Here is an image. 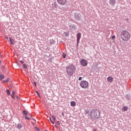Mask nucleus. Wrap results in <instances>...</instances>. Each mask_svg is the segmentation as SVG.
<instances>
[{"label":"nucleus","mask_w":131,"mask_h":131,"mask_svg":"<svg viewBox=\"0 0 131 131\" xmlns=\"http://www.w3.org/2000/svg\"><path fill=\"white\" fill-rule=\"evenodd\" d=\"M51 123H52V124H54V122H53V121H51Z\"/></svg>","instance_id":"nucleus-33"},{"label":"nucleus","mask_w":131,"mask_h":131,"mask_svg":"<svg viewBox=\"0 0 131 131\" xmlns=\"http://www.w3.org/2000/svg\"><path fill=\"white\" fill-rule=\"evenodd\" d=\"M81 79H82V77H80L78 78V80H81Z\"/></svg>","instance_id":"nucleus-28"},{"label":"nucleus","mask_w":131,"mask_h":131,"mask_svg":"<svg viewBox=\"0 0 131 131\" xmlns=\"http://www.w3.org/2000/svg\"><path fill=\"white\" fill-rule=\"evenodd\" d=\"M10 41V45H14L15 43L14 40L12 39V38H9Z\"/></svg>","instance_id":"nucleus-14"},{"label":"nucleus","mask_w":131,"mask_h":131,"mask_svg":"<svg viewBox=\"0 0 131 131\" xmlns=\"http://www.w3.org/2000/svg\"><path fill=\"white\" fill-rule=\"evenodd\" d=\"M81 64L82 66L85 67V66H87L88 65V61L85 59H82L81 61Z\"/></svg>","instance_id":"nucleus-6"},{"label":"nucleus","mask_w":131,"mask_h":131,"mask_svg":"<svg viewBox=\"0 0 131 131\" xmlns=\"http://www.w3.org/2000/svg\"><path fill=\"white\" fill-rule=\"evenodd\" d=\"M62 57L63 59H65V58H66V54L65 53H63V54L62 55Z\"/></svg>","instance_id":"nucleus-21"},{"label":"nucleus","mask_w":131,"mask_h":131,"mask_svg":"<svg viewBox=\"0 0 131 131\" xmlns=\"http://www.w3.org/2000/svg\"><path fill=\"white\" fill-rule=\"evenodd\" d=\"M16 127L17 128H18V129H21V128H22V127H23V126L22 125V124H21L20 123H18L16 125Z\"/></svg>","instance_id":"nucleus-10"},{"label":"nucleus","mask_w":131,"mask_h":131,"mask_svg":"<svg viewBox=\"0 0 131 131\" xmlns=\"http://www.w3.org/2000/svg\"><path fill=\"white\" fill-rule=\"evenodd\" d=\"M112 39H115V36H112Z\"/></svg>","instance_id":"nucleus-26"},{"label":"nucleus","mask_w":131,"mask_h":131,"mask_svg":"<svg viewBox=\"0 0 131 131\" xmlns=\"http://www.w3.org/2000/svg\"><path fill=\"white\" fill-rule=\"evenodd\" d=\"M80 86L82 89H88L89 88V82L86 80L81 81L80 83Z\"/></svg>","instance_id":"nucleus-4"},{"label":"nucleus","mask_w":131,"mask_h":131,"mask_svg":"<svg viewBox=\"0 0 131 131\" xmlns=\"http://www.w3.org/2000/svg\"><path fill=\"white\" fill-rule=\"evenodd\" d=\"M81 37V33H79L77 34V45L79 43V40H80V38Z\"/></svg>","instance_id":"nucleus-7"},{"label":"nucleus","mask_w":131,"mask_h":131,"mask_svg":"<svg viewBox=\"0 0 131 131\" xmlns=\"http://www.w3.org/2000/svg\"><path fill=\"white\" fill-rule=\"evenodd\" d=\"M36 93L37 94L38 97H39V98H40V95H39V93H38V92L36 91Z\"/></svg>","instance_id":"nucleus-18"},{"label":"nucleus","mask_w":131,"mask_h":131,"mask_svg":"<svg viewBox=\"0 0 131 131\" xmlns=\"http://www.w3.org/2000/svg\"><path fill=\"white\" fill-rule=\"evenodd\" d=\"M12 95H15V91L13 90L12 92Z\"/></svg>","instance_id":"nucleus-27"},{"label":"nucleus","mask_w":131,"mask_h":131,"mask_svg":"<svg viewBox=\"0 0 131 131\" xmlns=\"http://www.w3.org/2000/svg\"><path fill=\"white\" fill-rule=\"evenodd\" d=\"M71 106L72 107H75L76 106V102L75 101H71Z\"/></svg>","instance_id":"nucleus-11"},{"label":"nucleus","mask_w":131,"mask_h":131,"mask_svg":"<svg viewBox=\"0 0 131 131\" xmlns=\"http://www.w3.org/2000/svg\"><path fill=\"white\" fill-rule=\"evenodd\" d=\"M52 119H53L54 121H56V118L55 117V116H52Z\"/></svg>","instance_id":"nucleus-20"},{"label":"nucleus","mask_w":131,"mask_h":131,"mask_svg":"<svg viewBox=\"0 0 131 131\" xmlns=\"http://www.w3.org/2000/svg\"><path fill=\"white\" fill-rule=\"evenodd\" d=\"M23 113L25 115H27V112L26 111H24Z\"/></svg>","instance_id":"nucleus-24"},{"label":"nucleus","mask_w":131,"mask_h":131,"mask_svg":"<svg viewBox=\"0 0 131 131\" xmlns=\"http://www.w3.org/2000/svg\"><path fill=\"white\" fill-rule=\"evenodd\" d=\"M25 117L26 119H27V120H29L30 119L28 117L25 116Z\"/></svg>","instance_id":"nucleus-25"},{"label":"nucleus","mask_w":131,"mask_h":131,"mask_svg":"<svg viewBox=\"0 0 131 131\" xmlns=\"http://www.w3.org/2000/svg\"><path fill=\"white\" fill-rule=\"evenodd\" d=\"M76 70V67L74 65L68 66L66 67V71L68 75L72 76Z\"/></svg>","instance_id":"nucleus-3"},{"label":"nucleus","mask_w":131,"mask_h":131,"mask_svg":"<svg viewBox=\"0 0 131 131\" xmlns=\"http://www.w3.org/2000/svg\"><path fill=\"white\" fill-rule=\"evenodd\" d=\"M57 3L61 6H64V5H66L67 0H57Z\"/></svg>","instance_id":"nucleus-5"},{"label":"nucleus","mask_w":131,"mask_h":131,"mask_svg":"<svg viewBox=\"0 0 131 131\" xmlns=\"http://www.w3.org/2000/svg\"><path fill=\"white\" fill-rule=\"evenodd\" d=\"M128 109V107H127L126 106H123V107L122 108V111H127Z\"/></svg>","instance_id":"nucleus-12"},{"label":"nucleus","mask_w":131,"mask_h":131,"mask_svg":"<svg viewBox=\"0 0 131 131\" xmlns=\"http://www.w3.org/2000/svg\"><path fill=\"white\" fill-rule=\"evenodd\" d=\"M23 68H25V69H27V66H26V64H23Z\"/></svg>","instance_id":"nucleus-22"},{"label":"nucleus","mask_w":131,"mask_h":131,"mask_svg":"<svg viewBox=\"0 0 131 131\" xmlns=\"http://www.w3.org/2000/svg\"><path fill=\"white\" fill-rule=\"evenodd\" d=\"M1 74H2V73H1V72H0V75H1Z\"/></svg>","instance_id":"nucleus-38"},{"label":"nucleus","mask_w":131,"mask_h":131,"mask_svg":"<svg viewBox=\"0 0 131 131\" xmlns=\"http://www.w3.org/2000/svg\"><path fill=\"white\" fill-rule=\"evenodd\" d=\"M120 37L124 41H128L130 39V34L127 31H123L121 33Z\"/></svg>","instance_id":"nucleus-2"},{"label":"nucleus","mask_w":131,"mask_h":131,"mask_svg":"<svg viewBox=\"0 0 131 131\" xmlns=\"http://www.w3.org/2000/svg\"><path fill=\"white\" fill-rule=\"evenodd\" d=\"M49 119H50L51 122H52V119H51V118H49Z\"/></svg>","instance_id":"nucleus-34"},{"label":"nucleus","mask_w":131,"mask_h":131,"mask_svg":"<svg viewBox=\"0 0 131 131\" xmlns=\"http://www.w3.org/2000/svg\"><path fill=\"white\" fill-rule=\"evenodd\" d=\"M5 78V75H0V80H3Z\"/></svg>","instance_id":"nucleus-15"},{"label":"nucleus","mask_w":131,"mask_h":131,"mask_svg":"<svg viewBox=\"0 0 131 131\" xmlns=\"http://www.w3.org/2000/svg\"><path fill=\"white\" fill-rule=\"evenodd\" d=\"M6 93L7 95H8V96H10V95H11V92H10V91L9 90H6Z\"/></svg>","instance_id":"nucleus-16"},{"label":"nucleus","mask_w":131,"mask_h":131,"mask_svg":"<svg viewBox=\"0 0 131 131\" xmlns=\"http://www.w3.org/2000/svg\"><path fill=\"white\" fill-rule=\"evenodd\" d=\"M109 3L111 5V6H114L116 3V0H110Z\"/></svg>","instance_id":"nucleus-8"},{"label":"nucleus","mask_w":131,"mask_h":131,"mask_svg":"<svg viewBox=\"0 0 131 131\" xmlns=\"http://www.w3.org/2000/svg\"><path fill=\"white\" fill-rule=\"evenodd\" d=\"M17 99H19V97L18 96L17 97Z\"/></svg>","instance_id":"nucleus-36"},{"label":"nucleus","mask_w":131,"mask_h":131,"mask_svg":"<svg viewBox=\"0 0 131 131\" xmlns=\"http://www.w3.org/2000/svg\"><path fill=\"white\" fill-rule=\"evenodd\" d=\"M90 117L94 120H97L101 117V113L99 110L93 109L90 112Z\"/></svg>","instance_id":"nucleus-1"},{"label":"nucleus","mask_w":131,"mask_h":131,"mask_svg":"<svg viewBox=\"0 0 131 131\" xmlns=\"http://www.w3.org/2000/svg\"><path fill=\"white\" fill-rule=\"evenodd\" d=\"M6 38L7 39H8V37H7Z\"/></svg>","instance_id":"nucleus-37"},{"label":"nucleus","mask_w":131,"mask_h":131,"mask_svg":"<svg viewBox=\"0 0 131 131\" xmlns=\"http://www.w3.org/2000/svg\"><path fill=\"white\" fill-rule=\"evenodd\" d=\"M85 114H88V113H89V112H90V111H89V110H85Z\"/></svg>","instance_id":"nucleus-19"},{"label":"nucleus","mask_w":131,"mask_h":131,"mask_svg":"<svg viewBox=\"0 0 131 131\" xmlns=\"http://www.w3.org/2000/svg\"><path fill=\"white\" fill-rule=\"evenodd\" d=\"M20 63H21V64H23L24 63V61H23V60H20Z\"/></svg>","instance_id":"nucleus-30"},{"label":"nucleus","mask_w":131,"mask_h":131,"mask_svg":"<svg viewBox=\"0 0 131 131\" xmlns=\"http://www.w3.org/2000/svg\"><path fill=\"white\" fill-rule=\"evenodd\" d=\"M94 131H97V129H95L94 130Z\"/></svg>","instance_id":"nucleus-35"},{"label":"nucleus","mask_w":131,"mask_h":131,"mask_svg":"<svg viewBox=\"0 0 131 131\" xmlns=\"http://www.w3.org/2000/svg\"><path fill=\"white\" fill-rule=\"evenodd\" d=\"M11 98H12V99H14V98H15V95L11 94Z\"/></svg>","instance_id":"nucleus-23"},{"label":"nucleus","mask_w":131,"mask_h":131,"mask_svg":"<svg viewBox=\"0 0 131 131\" xmlns=\"http://www.w3.org/2000/svg\"><path fill=\"white\" fill-rule=\"evenodd\" d=\"M107 80L108 82H113V77L112 76H109L107 78Z\"/></svg>","instance_id":"nucleus-9"},{"label":"nucleus","mask_w":131,"mask_h":131,"mask_svg":"<svg viewBox=\"0 0 131 131\" xmlns=\"http://www.w3.org/2000/svg\"><path fill=\"white\" fill-rule=\"evenodd\" d=\"M75 17L77 20H80V17H79V15L78 14H76L75 15Z\"/></svg>","instance_id":"nucleus-13"},{"label":"nucleus","mask_w":131,"mask_h":131,"mask_svg":"<svg viewBox=\"0 0 131 131\" xmlns=\"http://www.w3.org/2000/svg\"><path fill=\"white\" fill-rule=\"evenodd\" d=\"M9 81H10V79H7V80H5L3 81V82L4 83H5V82H9Z\"/></svg>","instance_id":"nucleus-17"},{"label":"nucleus","mask_w":131,"mask_h":131,"mask_svg":"<svg viewBox=\"0 0 131 131\" xmlns=\"http://www.w3.org/2000/svg\"><path fill=\"white\" fill-rule=\"evenodd\" d=\"M33 83H34L35 86H36V82H34Z\"/></svg>","instance_id":"nucleus-32"},{"label":"nucleus","mask_w":131,"mask_h":131,"mask_svg":"<svg viewBox=\"0 0 131 131\" xmlns=\"http://www.w3.org/2000/svg\"><path fill=\"white\" fill-rule=\"evenodd\" d=\"M35 129H36V130H39V128H38V127H35Z\"/></svg>","instance_id":"nucleus-29"},{"label":"nucleus","mask_w":131,"mask_h":131,"mask_svg":"<svg viewBox=\"0 0 131 131\" xmlns=\"http://www.w3.org/2000/svg\"><path fill=\"white\" fill-rule=\"evenodd\" d=\"M57 124H58V125H60V122L59 121H57L56 122Z\"/></svg>","instance_id":"nucleus-31"}]
</instances>
